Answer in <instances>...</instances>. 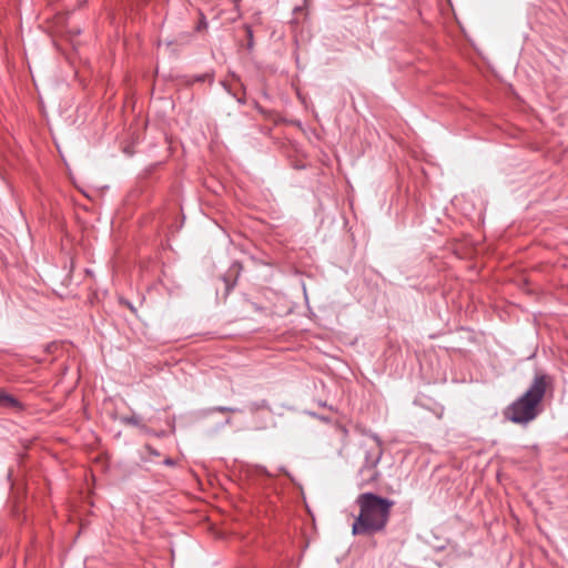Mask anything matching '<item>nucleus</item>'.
Here are the masks:
<instances>
[{
	"instance_id": "1",
	"label": "nucleus",
	"mask_w": 568,
	"mask_h": 568,
	"mask_svg": "<svg viewBox=\"0 0 568 568\" xmlns=\"http://www.w3.org/2000/svg\"><path fill=\"white\" fill-rule=\"evenodd\" d=\"M356 503L359 506V514L352 527L354 535H366L384 529L394 505L393 500L365 493L357 497Z\"/></svg>"
},
{
	"instance_id": "2",
	"label": "nucleus",
	"mask_w": 568,
	"mask_h": 568,
	"mask_svg": "<svg viewBox=\"0 0 568 568\" xmlns=\"http://www.w3.org/2000/svg\"><path fill=\"white\" fill-rule=\"evenodd\" d=\"M550 377L547 375H536L531 385L525 394L515 400L505 412L506 417L516 424H527L534 420L540 409L546 388Z\"/></svg>"
},
{
	"instance_id": "3",
	"label": "nucleus",
	"mask_w": 568,
	"mask_h": 568,
	"mask_svg": "<svg viewBox=\"0 0 568 568\" xmlns=\"http://www.w3.org/2000/svg\"><path fill=\"white\" fill-rule=\"evenodd\" d=\"M359 452L365 463L361 468L363 484H371L378 478L376 466L382 457V446L376 437H366L361 442Z\"/></svg>"
},
{
	"instance_id": "4",
	"label": "nucleus",
	"mask_w": 568,
	"mask_h": 568,
	"mask_svg": "<svg viewBox=\"0 0 568 568\" xmlns=\"http://www.w3.org/2000/svg\"><path fill=\"white\" fill-rule=\"evenodd\" d=\"M0 407L18 412L22 408V405L16 397L0 389Z\"/></svg>"
},
{
	"instance_id": "5",
	"label": "nucleus",
	"mask_w": 568,
	"mask_h": 568,
	"mask_svg": "<svg viewBox=\"0 0 568 568\" xmlns=\"http://www.w3.org/2000/svg\"><path fill=\"white\" fill-rule=\"evenodd\" d=\"M145 450H146L150 455H152V456H159V453H158L155 449H153L151 446H145Z\"/></svg>"
},
{
	"instance_id": "6",
	"label": "nucleus",
	"mask_w": 568,
	"mask_h": 568,
	"mask_svg": "<svg viewBox=\"0 0 568 568\" xmlns=\"http://www.w3.org/2000/svg\"><path fill=\"white\" fill-rule=\"evenodd\" d=\"M129 424H138V419L133 416L124 419Z\"/></svg>"
},
{
	"instance_id": "7",
	"label": "nucleus",
	"mask_w": 568,
	"mask_h": 568,
	"mask_svg": "<svg viewBox=\"0 0 568 568\" xmlns=\"http://www.w3.org/2000/svg\"><path fill=\"white\" fill-rule=\"evenodd\" d=\"M165 464L169 465V466H173L174 462L171 458H166L165 459Z\"/></svg>"
},
{
	"instance_id": "8",
	"label": "nucleus",
	"mask_w": 568,
	"mask_h": 568,
	"mask_svg": "<svg viewBox=\"0 0 568 568\" xmlns=\"http://www.w3.org/2000/svg\"><path fill=\"white\" fill-rule=\"evenodd\" d=\"M220 412H226L230 410L229 408H219Z\"/></svg>"
},
{
	"instance_id": "9",
	"label": "nucleus",
	"mask_w": 568,
	"mask_h": 568,
	"mask_svg": "<svg viewBox=\"0 0 568 568\" xmlns=\"http://www.w3.org/2000/svg\"><path fill=\"white\" fill-rule=\"evenodd\" d=\"M233 2H234L235 4H237L239 0H233Z\"/></svg>"
}]
</instances>
